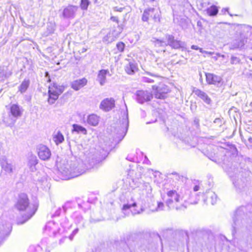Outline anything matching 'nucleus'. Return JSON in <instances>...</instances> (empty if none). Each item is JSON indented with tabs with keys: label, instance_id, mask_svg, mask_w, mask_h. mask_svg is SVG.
<instances>
[{
	"label": "nucleus",
	"instance_id": "f257e3e1",
	"mask_svg": "<svg viewBox=\"0 0 252 252\" xmlns=\"http://www.w3.org/2000/svg\"><path fill=\"white\" fill-rule=\"evenodd\" d=\"M15 208L22 214L21 219L17 220L18 224H22L30 219L37 210V206L30 204L28 197L26 194L21 193L15 203Z\"/></svg>",
	"mask_w": 252,
	"mask_h": 252
},
{
	"label": "nucleus",
	"instance_id": "f03ea898",
	"mask_svg": "<svg viewBox=\"0 0 252 252\" xmlns=\"http://www.w3.org/2000/svg\"><path fill=\"white\" fill-rule=\"evenodd\" d=\"M167 196L166 204L169 209L179 210L186 208L184 205L187 200L185 195L181 194L175 190H170L167 192Z\"/></svg>",
	"mask_w": 252,
	"mask_h": 252
},
{
	"label": "nucleus",
	"instance_id": "7ed1b4c3",
	"mask_svg": "<svg viewBox=\"0 0 252 252\" xmlns=\"http://www.w3.org/2000/svg\"><path fill=\"white\" fill-rule=\"evenodd\" d=\"M165 36L167 41L163 39H159L156 38H153L152 41L155 46L158 47L169 45L172 48L175 49L183 48L184 47L185 43L180 40L175 39L173 35L166 34Z\"/></svg>",
	"mask_w": 252,
	"mask_h": 252
},
{
	"label": "nucleus",
	"instance_id": "20e7f679",
	"mask_svg": "<svg viewBox=\"0 0 252 252\" xmlns=\"http://www.w3.org/2000/svg\"><path fill=\"white\" fill-rule=\"evenodd\" d=\"M64 87L63 86L58 85L57 83H54L49 87L48 94V103L52 104L55 100H56L59 95L63 93Z\"/></svg>",
	"mask_w": 252,
	"mask_h": 252
},
{
	"label": "nucleus",
	"instance_id": "39448f33",
	"mask_svg": "<svg viewBox=\"0 0 252 252\" xmlns=\"http://www.w3.org/2000/svg\"><path fill=\"white\" fill-rule=\"evenodd\" d=\"M134 95L136 100L140 104H143L146 102L150 101L153 97L152 93L142 90L137 91Z\"/></svg>",
	"mask_w": 252,
	"mask_h": 252
},
{
	"label": "nucleus",
	"instance_id": "423d86ee",
	"mask_svg": "<svg viewBox=\"0 0 252 252\" xmlns=\"http://www.w3.org/2000/svg\"><path fill=\"white\" fill-rule=\"evenodd\" d=\"M152 89L154 91V94L156 98L164 99L166 94L169 92L168 87L164 84H159V86H153Z\"/></svg>",
	"mask_w": 252,
	"mask_h": 252
},
{
	"label": "nucleus",
	"instance_id": "0eeeda50",
	"mask_svg": "<svg viewBox=\"0 0 252 252\" xmlns=\"http://www.w3.org/2000/svg\"><path fill=\"white\" fill-rule=\"evenodd\" d=\"M0 165L2 170L6 173L11 174L15 170V166L13 162L7 159L5 156H2L0 158Z\"/></svg>",
	"mask_w": 252,
	"mask_h": 252
},
{
	"label": "nucleus",
	"instance_id": "6e6552de",
	"mask_svg": "<svg viewBox=\"0 0 252 252\" xmlns=\"http://www.w3.org/2000/svg\"><path fill=\"white\" fill-rule=\"evenodd\" d=\"M59 170L63 174L69 175L72 178L78 177L85 172L84 169H80L79 167L70 168V169H69L67 167H61Z\"/></svg>",
	"mask_w": 252,
	"mask_h": 252
},
{
	"label": "nucleus",
	"instance_id": "1a4fd4ad",
	"mask_svg": "<svg viewBox=\"0 0 252 252\" xmlns=\"http://www.w3.org/2000/svg\"><path fill=\"white\" fill-rule=\"evenodd\" d=\"M150 17L153 18L155 22H159V16L158 12L154 8H148L144 11L142 20L144 22H147Z\"/></svg>",
	"mask_w": 252,
	"mask_h": 252
},
{
	"label": "nucleus",
	"instance_id": "9d476101",
	"mask_svg": "<svg viewBox=\"0 0 252 252\" xmlns=\"http://www.w3.org/2000/svg\"><path fill=\"white\" fill-rule=\"evenodd\" d=\"M121 122L120 129L118 130V133L119 135V138L123 139L126 135L128 127V119L127 109L126 110V114L120 121Z\"/></svg>",
	"mask_w": 252,
	"mask_h": 252
},
{
	"label": "nucleus",
	"instance_id": "9b49d317",
	"mask_svg": "<svg viewBox=\"0 0 252 252\" xmlns=\"http://www.w3.org/2000/svg\"><path fill=\"white\" fill-rule=\"evenodd\" d=\"M37 152L39 158L42 160H49L51 156L50 150L43 145H40L37 148Z\"/></svg>",
	"mask_w": 252,
	"mask_h": 252
},
{
	"label": "nucleus",
	"instance_id": "f8f14e48",
	"mask_svg": "<svg viewBox=\"0 0 252 252\" xmlns=\"http://www.w3.org/2000/svg\"><path fill=\"white\" fill-rule=\"evenodd\" d=\"M78 7L73 5H68L62 12V17L64 19H73L74 18Z\"/></svg>",
	"mask_w": 252,
	"mask_h": 252
},
{
	"label": "nucleus",
	"instance_id": "ddd939ff",
	"mask_svg": "<svg viewBox=\"0 0 252 252\" xmlns=\"http://www.w3.org/2000/svg\"><path fill=\"white\" fill-rule=\"evenodd\" d=\"M115 101L113 98H106L103 99L99 105V108L105 112H108L114 108Z\"/></svg>",
	"mask_w": 252,
	"mask_h": 252
},
{
	"label": "nucleus",
	"instance_id": "4468645a",
	"mask_svg": "<svg viewBox=\"0 0 252 252\" xmlns=\"http://www.w3.org/2000/svg\"><path fill=\"white\" fill-rule=\"evenodd\" d=\"M243 209V207L239 208L235 212V216L233 218L234 224L232 225L234 229H235L236 227L241 226L244 224V219L242 217Z\"/></svg>",
	"mask_w": 252,
	"mask_h": 252
},
{
	"label": "nucleus",
	"instance_id": "2eb2a0df",
	"mask_svg": "<svg viewBox=\"0 0 252 252\" xmlns=\"http://www.w3.org/2000/svg\"><path fill=\"white\" fill-rule=\"evenodd\" d=\"M206 79L208 84L217 86L220 85L222 82V78L220 76L210 73L206 74Z\"/></svg>",
	"mask_w": 252,
	"mask_h": 252
},
{
	"label": "nucleus",
	"instance_id": "dca6fc26",
	"mask_svg": "<svg viewBox=\"0 0 252 252\" xmlns=\"http://www.w3.org/2000/svg\"><path fill=\"white\" fill-rule=\"evenodd\" d=\"M45 230L50 235L52 233L53 236H55L57 233L60 231V229L58 227V224L54 221L48 222L45 226Z\"/></svg>",
	"mask_w": 252,
	"mask_h": 252
},
{
	"label": "nucleus",
	"instance_id": "f3484780",
	"mask_svg": "<svg viewBox=\"0 0 252 252\" xmlns=\"http://www.w3.org/2000/svg\"><path fill=\"white\" fill-rule=\"evenodd\" d=\"M194 94L201 98L205 103L207 104H211L212 100L208 94L198 89H195L193 90Z\"/></svg>",
	"mask_w": 252,
	"mask_h": 252
},
{
	"label": "nucleus",
	"instance_id": "a211bd4d",
	"mask_svg": "<svg viewBox=\"0 0 252 252\" xmlns=\"http://www.w3.org/2000/svg\"><path fill=\"white\" fill-rule=\"evenodd\" d=\"M239 29L240 36L242 37L246 38V40L248 36L252 35V27L246 25H241Z\"/></svg>",
	"mask_w": 252,
	"mask_h": 252
},
{
	"label": "nucleus",
	"instance_id": "6ab92c4d",
	"mask_svg": "<svg viewBox=\"0 0 252 252\" xmlns=\"http://www.w3.org/2000/svg\"><path fill=\"white\" fill-rule=\"evenodd\" d=\"M247 40L246 38L242 37L240 36V37L236 39L232 42L231 44L230 49H235L237 48H241L244 47L246 43Z\"/></svg>",
	"mask_w": 252,
	"mask_h": 252
},
{
	"label": "nucleus",
	"instance_id": "aec40b11",
	"mask_svg": "<svg viewBox=\"0 0 252 252\" xmlns=\"http://www.w3.org/2000/svg\"><path fill=\"white\" fill-rule=\"evenodd\" d=\"M87 80L86 78L76 80L71 83V88L75 90L78 91L86 85Z\"/></svg>",
	"mask_w": 252,
	"mask_h": 252
},
{
	"label": "nucleus",
	"instance_id": "412c9836",
	"mask_svg": "<svg viewBox=\"0 0 252 252\" xmlns=\"http://www.w3.org/2000/svg\"><path fill=\"white\" fill-rule=\"evenodd\" d=\"M38 163V159L35 155H31L28 158V166L30 171L34 172L36 170V165Z\"/></svg>",
	"mask_w": 252,
	"mask_h": 252
},
{
	"label": "nucleus",
	"instance_id": "4be33fe9",
	"mask_svg": "<svg viewBox=\"0 0 252 252\" xmlns=\"http://www.w3.org/2000/svg\"><path fill=\"white\" fill-rule=\"evenodd\" d=\"M136 206V202H133L132 204H125L122 208V212L124 215V217L129 216L130 213L132 214H136L140 213L139 212L132 211L130 210L131 207H135Z\"/></svg>",
	"mask_w": 252,
	"mask_h": 252
},
{
	"label": "nucleus",
	"instance_id": "5701e85b",
	"mask_svg": "<svg viewBox=\"0 0 252 252\" xmlns=\"http://www.w3.org/2000/svg\"><path fill=\"white\" fill-rule=\"evenodd\" d=\"M109 73V71L105 69H101L99 71L97 80L99 82L101 86H103L106 81V75Z\"/></svg>",
	"mask_w": 252,
	"mask_h": 252
},
{
	"label": "nucleus",
	"instance_id": "b1692460",
	"mask_svg": "<svg viewBox=\"0 0 252 252\" xmlns=\"http://www.w3.org/2000/svg\"><path fill=\"white\" fill-rule=\"evenodd\" d=\"M22 111V109L18 104H13L10 107V113L15 118L20 117Z\"/></svg>",
	"mask_w": 252,
	"mask_h": 252
},
{
	"label": "nucleus",
	"instance_id": "393cba45",
	"mask_svg": "<svg viewBox=\"0 0 252 252\" xmlns=\"http://www.w3.org/2000/svg\"><path fill=\"white\" fill-rule=\"evenodd\" d=\"M217 200V196L215 192L213 191H209L206 194V199L204 201L206 204H211V205L215 204Z\"/></svg>",
	"mask_w": 252,
	"mask_h": 252
},
{
	"label": "nucleus",
	"instance_id": "a878e982",
	"mask_svg": "<svg viewBox=\"0 0 252 252\" xmlns=\"http://www.w3.org/2000/svg\"><path fill=\"white\" fill-rule=\"evenodd\" d=\"M99 121V117L95 114H93L88 116L87 123L92 126H96L98 124Z\"/></svg>",
	"mask_w": 252,
	"mask_h": 252
},
{
	"label": "nucleus",
	"instance_id": "bb28decb",
	"mask_svg": "<svg viewBox=\"0 0 252 252\" xmlns=\"http://www.w3.org/2000/svg\"><path fill=\"white\" fill-rule=\"evenodd\" d=\"M56 30V24L54 22H49L47 24L46 30L43 33V35L48 36L53 33Z\"/></svg>",
	"mask_w": 252,
	"mask_h": 252
},
{
	"label": "nucleus",
	"instance_id": "cd10ccee",
	"mask_svg": "<svg viewBox=\"0 0 252 252\" xmlns=\"http://www.w3.org/2000/svg\"><path fill=\"white\" fill-rule=\"evenodd\" d=\"M247 184V181L246 179H238L236 181H233V184L238 189L242 190L245 188Z\"/></svg>",
	"mask_w": 252,
	"mask_h": 252
},
{
	"label": "nucleus",
	"instance_id": "c85d7f7f",
	"mask_svg": "<svg viewBox=\"0 0 252 252\" xmlns=\"http://www.w3.org/2000/svg\"><path fill=\"white\" fill-rule=\"evenodd\" d=\"M137 67L134 62H129L126 66L125 70L128 74H132L137 70Z\"/></svg>",
	"mask_w": 252,
	"mask_h": 252
},
{
	"label": "nucleus",
	"instance_id": "c756f323",
	"mask_svg": "<svg viewBox=\"0 0 252 252\" xmlns=\"http://www.w3.org/2000/svg\"><path fill=\"white\" fill-rule=\"evenodd\" d=\"M118 37L112 32H109L103 38V42L106 43H110L114 41Z\"/></svg>",
	"mask_w": 252,
	"mask_h": 252
},
{
	"label": "nucleus",
	"instance_id": "7c9ffc66",
	"mask_svg": "<svg viewBox=\"0 0 252 252\" xmlns=\"http://www.w3.org/2000/svg\"><path fill=\"white\" fill-rule=\"evenodd\" d=\"M72 127H73V129H72V131L73 132H77V133H82L84 134H87V130L86 129L79 125H77V124H73L72 125Z\"/></svg>",
	"mask_w": 252,
	"mask_h": 252
},
{
	"label": "nucleus",
	"instance_id": "2f4dec72",
	"mask_svg": "<svg viewBox=\"0 0 252 252\" xmlns=\"http://www.w3.org/2000/svg\"><path fill=\"white\" fill-rule=\"evenodd\" d=\"M142 194L146 196H149L152 192V188L150 184L148 183H145L143 185Z\"/></svg>",
	"mask_w": 252,
	"mask_h": 252
},
{
	"label": "nucleus",
	"instance_id": "473e14b6",
	"mask_svg": "<svg viewBox=\"0 0 252 252\" xmlns=\"http://www.w3.org/2000/svg\"><path fill=\"white\" fill-rule=\"evenodd\" d=\"M30 80L29 79H24V80L22 82L21 84L19 87V91L21 93H25L30 85Z\"/></svg>",
	"mask_w": 252,
	"mask_h": 252
},
{
	"label": "nucleus",
	"instance_id": "72a5a7b5",
	"mask_svg": "<svg viewBox=\"0 0 252 252\" xmlns=\"http://www.w3.org/2000/svg\"><path fill=\"white\" fill-rule=\"evenodd\" d=\"M54 141L57 145L62 143L64 140V137L60 131H58L53 137Z\"/></svg>",
	"mask_w": 252,
	"mask_h": 252
},
{
	"label": "nucleus",
	"instance_id": "f704fd0d",
	"mask_svg": "<svg viewBox=\"0 0 252 252\" xmlns=\"http://www.w3.org/2000/svg\"><path fill=\"white\" fill-rule=\"evenodd\" d=\"M207 12L210 16H215L218 12V9L216 6L213 5L207 9Z\"/></svg>",
	"mask_w": 252,
	"mask_h": 252
},
{
	"label": "nucleus",
	"instance_id": "c9c22d12",
	"mask_svg": "<svg viewBox=\"0 0 252 252\" xmlns=\"http://www.w3.org/2000/svg\"><path fill=\"white\" fill-rule=\"evenodd\" d=\"M123 30V26L122 25H118L112 31L113 33L118 37Z\"/></svg>",
	"mask_w": 252,
	"mask_h": 252
},
{
	"label": "nucleus",
	"instance_id": "e433bc0d",
	"mask_svg": "<svg viewBox=\"0 0 252 252\" xmlns=\"http://www.w3.org/2000/svg\"><path fill=\"white\" fill-rule=\"evenodd\" d=\"M90 4L89 0H81L80 6L81 9L83 10H87Z\"/></svg>",
	"mask_w": 252,
	"mask_h": 252
},
{
	"label": "nucleus",
	"instance_id": "4c0bfd02",
	"mask_svg": "<svg viewBox=\"0 0 252 252\" xmlns=\"http://www.w3.org/2000/svg\"><path fill=\"white\" fill-rule=\"evenodd\" d=\"M125 45L122 42H119L117 44L116 47L120 52H123L124 50Z\"/></svg>",
	"mask_w": 252,
	"mask_h": 252
},
{
	"label": "nucleus",
	"instance_id": "58836bf2",
	"mask_svg": "<svg viewBox=\"0 0 252 252\" xmlns=\"http://www.w3.org/2000/svg\"><path fill=\"white\" fill-rule=\"evenodd\" d=\"M231 63L232 64H237L240 62V59L236 57L232 56L231 58Z\"/></svg>",
	"mask_w": 252,
	"mask_h": 252
},
{
	"label": "nucleus",
	"instance_id": "ea45409f",
	"mask_svg": "<svg viewBox=\"0 0 252 252\" xmlns=\"http://www.w3.org/2000/svg\"><path fill=\"white\" fill-rule=\"evenodd\" d=\"M6 77L3 69L0 66V81H2Z\"/></svg>",
	"mask_w": 252,
	"mask_h": 252
},
{
	"label": "nucleus",
	"instance_id": "a19ab883",
	"mask_svg": "<svg viewBox=\"0 0 252 252\" xmlns=\"http://www.w3.org/2000/svg\"><path fill=\"white\" fill-rule=\"evenodd\" d=\"M142 81L146 83H154L155 80L153 79H151L147 77H142Z\"/></svg>",
	"mask_w": 252,
	"mask_h": 252
},
{
	"label": "nucleus",
	"instance_id": "79ce46f5",
	"mask_svg": "<svg viewBox=\"0 0 252 252\" xmlns=\"http://www.w3.org/2000/svg\"><path fill=\"white\" fill-rule=\"evenodd\" d=\"M158 207L156 209V211H161L163 210L164 204L162 202H157Z\"/></svg>",
	"mask_w": 252,
	"mask_h": 252
},
{
	"label": "nucleus",
	"instance_id": "37998d69",
	"mask_svg": "<svg viewBox=\"0 0 252 252\" xmlns=\"http://www.w3.org/2000/svg\"><path fill=\"white\" fill-rule=\"evenodd\" d=\"M146 74L151 76H152L154 78H157V79H161V77H160V76L157 75V74H154V73H151L150 72H145Z\"/></svg>",
	"mask_w": 252,
	"mask_h": 252
},
{
	"label": "nucleus",
	"instance_id": "c03bdc74",
	"mask_svg": "<svg viewBox=\"0 0 252 252\" xmlns=\"http://www.w3.org/2000/svg\"><path fill=\"white\" fill-rule=\"evenodd\" d=\"M124 9L125 7H118L117 6L114 7L113 8L114 11L117 12H122Z\"/></svg>",
	"mask_w": 252,
	"mask_h": 252
},
{
	"label": "nucleus",
	"instance_id": "a18cd8bd",
	"mask_svg": "<svg viewBox=\"0 0 252 252\" xmlns=\"http://www.w3.org/2000/svg\"><path fill=\"white\" fill-rule=\"evenodd\" d=\"M110 20L113 22H116L117 24L119 23V19L117 17L111 16L110 18Z\"/></svg>",
	"mask_w": 252,
	"mask_h": 252
},
{
	"label": "nucleus",
	"instance_id": "49530a36",
	"mask_svg": "<svg viewBox=\"0 0 252 252\" xmlns=\"http://www.w3.org/2000/svg\"><path fill=\"white\" fill-rule=\"evenodd\" d=\"M191 48L192 49L196 50H197L199 49V47H198L196 45H193L191 46Z\"/></svg>",
	"mask_w": 252,
	"mask_h": 252
},
{
	"label": "nucleus",
	"instance_id": "de8ad7c7",
	"mask_svg": "<svg viewBox=\"0 0 252 252\" xmlns=\"http://www.w3.org/2000/svg\"><path fill=\"white\" fill-rule=\"evenodd\" d=\"M144 162L146 163V164H147L150 163V161L147 158L146 156H145V160H144Z\"/></svg>",
	"mask_w": 252,
	"mask_h": 252
},
{
	"label": "nucleus",
	"instance_id": "09e8293b",
	"mask_svg": "<svg viewBox=\"0 0 252 252\" xmlns=\"http://www.w3.org/2000/svg\"><path fill=\"white\" fill-rule=\"evenodd\" d=\"M199 186H198V185H196L193 188V190L194 191H198L199 190Z\"/></svg>",
	"mask_w": 252,
	"mask_h": 252
},
{
	"label": "nucleus",
	"instance_id": "8fccbe9b",
	"mask_svg": "<svg viewBox=\"0 0 252 252\" xmlns=\"http://www.w3.org/2000/svg\"><path fill=\"white\" fill-rule=\"evenodd\" d=\"M78 228H76L75 229H74V230H73V231L72 232V233L74 235H76V234L78 233Z\"/></svg>",
	"mask_w": 252,
	"mask_h": 252
},
{
	"label": "nucleus",
	"instance_id": "3c124183",
	"mask_svg": "<svg viewBox=\"0 0 252 252\" xmlns=\"http://www.w3.org/2000/svg\"><path fill=\"white\" fill-rule=\"evenodd\" d=\"M205 53L208 55H212L214 54V52L205 51Z\"/></svg>",
	"mask_w": 252,
	"mask_h": 252
},
{
	"label": "nucleus",
	"instance_id": "603ef678",
	"mask_svg": "<svg viewBox=\"0 0 252 252\" xmlns=\"http://www.w3.org/2000/svg\"><path fill=\"white\" fill-rule=\"evenodd\" d=\"M45 77L49 78V74L48 72H46L45 73ZM48 82L50 81V78H48Z\"/></svg>",
	"mask_w": 252,
	"mask_h": 252
},
{
	"label": "nucleus",
	"instance_id": "864d4df0",
	"mask_svg": "<svg viewBox=\"0 0 252 252\" xmlns=\"http://www.w3.org/2000/svg\"><path fill=\"white\" fill-rule=\"evenodd\" d=\"M198 50H199L200 52H201L202 53H205V51L203 50V49L199 47V49Z\"/></svg>",
	"mask_w": 252,
	"mask_h": 252
},
{
	"label": "nucleus",
	"instance_id": "5fc2aeb1",
	"mask_svg": "<svg viewBox=\"0 0 252 252\" xmlns=\"http://www.w3.org/2000/svg\"><path fill=\"white\" fill-rule=\"evenodd\" d=\"M216 55L219 57H221L222 58H224L225 56L224 55H221L220 53H217Z\"/></svg>",
	"mask_w": 252,
	"mask_h": 252
},
{
	"label": "nucleus",
	"instance_id": "6e6d98bb",
	"mask_svg": "<svg viewBox=\"0 0 252 252\" xmlns=\"http://www.w3.org/2000/svg\"><path fill=\"white\" fill-rule=\"evenodd\" d=\"M74 236V235L72 233L70 236H69V239L70 240H72L73 238V237Z\"/></svg>",
	"mask_w": 252,
	"mask_h": 252
},
{
	"label": "nucleus",
	"instance_id": "4d7b16f0",
	"mask_svg": "<svg viewBox=\"0 0 252 252\" xmlns=\"http://www.w3.org/2000/svg\"><path fill=\"white\" fill-rule=\"evenodd\" d=\"M218 56L217 55V56H214L212 57V58L215 60V61H217L218 59Z\"/></svg>",
	"mask_w": 252,
	"mask_h": 252
},
{
	"label": "nucleus",
	"instance_id": "13d9d810",
	"mask_svg": "<svg viewBox=\"0 0 252 252\" xmlns=\"http://www.w3.org/2000/svg\"><path fill=\"white\" fill-rule=\"evenodd\" d=\"M126 159L129 160H130V161H132L133 160V158H128V157H127Z\"/></svg>",
	"mask_w": 252,
	"mask_h": 252
},
{
	"label": "nucleus",
	"instance_id": "bf43d9fd",
	"mask_svg": "<svg viewBox=\"0 0 252 252\" xmlns=\"http://www.w3.org/2000/svg\"><path fill=\"white\" fill-rule=\"evenodd\" d=\"M249 141L250 142V143H252V137H250L249 138Z\"/></svg>",
	"mask_w": 252,
	"mask_h": 252
},
{
	"label": "nucleus",
	"instance_id": "052dcab7",
	"mask_svg": "<svg viewBox=\"0 0 252 252\" xmlns=\"http://www.w3.org/2000/svg\"><path fill=\"white\" fill-rule=\"evenodd\" d=\"M190 203H192V204H196L197 203V201H195V202H191V201H190Z\"/></svg>",
	"mask_w": 252,
	"mask_h": 252
},
{
	"label": "nucleus",
	"instance_id": "680f3d73",
	"mask_svg": "<svg viewBox=\"0 0 252 252\" xmlns=\"http://www.w3.org/2000/svg\"><path fill=\"white\" fill-rule=\"evenodd\" d=\"M249 59H250V60H251V61H252V58H250Z\"/></svg>",
	"mask_w": 252,
	"mask_h": 252
},
{
	"label": "nucleus",
	"instance_id": "e2e57ef3",
	"mask_svg": "<svg viewBox=\"0 0 252 252\" xmlns=\"http://www.w3.org/2000/svg\"><path fill=\"white\" fill-rule=\"evenodd\" d=\"M1 91H2V89H0V93L1 92Z\"/></svg>",
	"mask_w": 252,
	"mask_h": 252
},
{
	"label": "nucleus",
	"instance_id": "0e129e2a",
	"mask_svg": "<svg viewBox=\"0 0 252 252\" xmlns=\"http://www.w3.org/2000/svg\"><path fill=\"white\" fill-rule=\"evenodd\" d=\"M189 191H187V194H189Z\"/></svg>",
	"mask_w": 252,
	"mask_h": 252
}]
</instances>
